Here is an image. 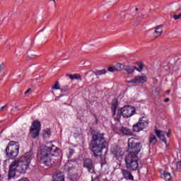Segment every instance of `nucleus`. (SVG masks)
Here are the masks:
<instances>
[{
  "mask_svg": "<svg viewBox=\"0 0 181 181\" xmlns=\"http://www.w3.org/2000/svg\"><path fill=\"white\" fill-rule=\"evenodd\" d=\"M51 1H53L54 2H56V0H51Z\"/></svg>",
  "mask_w": 181,
  "mask_h": 181,
  "instance_id": "49530a36",
  "label": "nucleus"
},
{
  "mask_svg": "<svg viewBox=\"0 0 181 181\" xmlns=\"http://www.w3.org/2000/svg\"><path fill=\"white\" fill-rule=\"evenodd\" d=\"M176 166H177V169L178 170H180V169H181V161L177 162Z\"/></svg>",
  "mask_w": 181,
  "mask_h": 181,
  "instance_id": "f704fd0d",
  "label": "nucleus"
},
{
  "mask_svg": "<svg viewBox=\"0 0 181 181\" xmlns=\"http://www.w3.org/2000/svg\"><path fill=\"white\" fill-rule=\"evenodd\" d=\"M117 108H118V100H117V99H115L112 105V112L113 116L115 115V114L117 113Z\"/></svg>",
  "mask_w": 181,
  "mask_h": 181,
  "instance_id": "f3484780",
  "label": "nucleus"
},
{
  "mask_svg": "<svg viewBox=\"0 0 181 181\" xmlns=\"http://www.w3.org/2000/svg\"><path fill=\"white\" fill-rule=\"evenodd\" d=\"M71 169H73V168L70 167V168H69L68 170H71Z\"/></svg>",
  "mask_w": 181,
  "mask_h": 181,
  "instance_id": "37998d69",
  "label": "nucleus"
},
{
  "mask_svg": "<svg viewBox=\"0 0 181 181\" xmlns=\"http://www.w3.org/2000/svg\"><path fill=\"white\" fill-rule=\"evenodd\" d=\"M112 153H113V155H115L116 158H119V156H122V155H124L122 149L118 147H117L115 150H112Z\"/></svg>",
  "mask_w": 181,
  "mask_h": 181,
  "instance_id": "2eb2a0df",
  "label": "nucleus"
},
{
  "mask_svg": "<svg viewBox=\"0 0 181 181\" xmlns=\"http://www.w3.org/2000/svg\"><path fill=\"white\" fill-rule=\"evenodd\" d=\"M135 69H136V66H134V68H131V66H127L124 69L125 71L128 73L129 74H132L134 71H135Z\"/></svg>",
  "mask_w": 181,
  "mask_h": 181,
  "instance_id": "b1692460",
  "label": "nucleus"
},
{
  "mask_svg": "<svg viewBox=\"0 0 181 181\" xmlns=\"http://www.w3.org/2000/svg\"><path fill=\"white\" fill-rule=\"evenodd\" d=\"M163 32V25H160L156 27V30H155L154 33H156L157 35H158V36H160L162 35Z\"/></svg>",
  "mask_w": 181,
  "mask_h": 181,
  "instance_id": "aec40b11",
  "label": "nucleus"
},
{
  "mask_svg": "<svg viewBox=\"0 0 181 181\" xmlns=\"http://www.w3.org/2000/svg\"><path fill=\"white\" fill-rule=\"evenodd\" d=\"M139 122L140 124H141L143 128H145V127H146V125L148 124V119H146V117H142L141 119L139 121Z\"/></svg>",
  "mask_w": 181,
  "mask_h": 181,
  "instance_id": "4be33fe9",
  "label": "nucleus"
},
{
  "mask_svg": "<svg viewBox=\"0 0 181 181\" xmlns=\"http://www.w3.org/2000/svg\"><path fill=\"white\" fill-rule=\"evenodd\" d=\"M8 107V104H6V105H5L4 106H3V107H1V108H0V112H1V111H2L5 107Z\"/></svg>",
  "mask_w": 181,
  "mask_h": 181,
  "instance_id": "58836bf2",
  "label": "nucleus"
},
{
  "mask_svg": "<svg viewBox=\"0 0 181 181\" xmlns=\"http://www.w3.org/2000/svg\"><path fill=\"white\" fill-rule=\"evenodd\" d=\"M41 124L40 122L35 120L33 122L30 128V135L33 139H36L40 134Z\"/></svg>",
  "mask_w": 181,
  "mask_h": 181,
  "instance_id": "6e6552de",
  "label": "nucleus"
},
{
  "mask_svg": "<svg viewBox=\"0 0 181 181\" xmlns=\"http://www.w3.org/2000/svg\"><path fill=\"white\" fill-rule=\"evenodd\" d=\"M66 77H69L71 80H81V75L80 74H66Z\"/></svg>",
  "mask_w": 181,
  "mask_h": 181,
  "instance_id": "dca6fc26",
  "label": "nucleus"
},
{
  "mask_svg": "<svg viewBox=\"0 0 181 181\" xmlns=\"http://www.w3.org/2000/svg\"><path fill=\"white\" fill-rule=\"evenodd\" d=\"M59 153H62L60 148L56 147L52 144H49L40 147V149L37 153V158L40 163L45 165V166H50L52 162V157L57 156Z\"/></svg>",
  "mask_w": 181,
  "mask_h": 181,
  "instance_id": "f03ea898",
  "label": "nucleus"
},
{
  "mask_svg": "<svg viewBox=\"0 0 181 181\" xmlns=\"http://www.w3.org/2000/svg\"><path fill=\"white\" fill-rule=\"evenodd\" d=\"M173 18H174L175 21H177V19H180V18H181V13L179 14V15H174V16H173Z\"/></svg>",
  "mask_w": 181,
  "mask_h": 181,
  "instance_id": "72a5a7b5",
  "label": "nucleus"
},
{
  "mask_svg": "<svg viewBox=\"0 0 181 181\" xmlns=\"http://www.w3.org/2000/svg\"><path fill=\"white\" fill-rule=\"evenodd\" d=\"M4 67H5V64L4 63L0 64V73L4 70Z\"/></svg>",
  "mask_w": 181,
  "mask_h": 181,
  "instance_id": "c9c22d12",
  "label": "nucleus"
},
{
  "mask_svg": "<svg viewBox=\"0 0 181 181\" xmlns=\"http://www.w3.org/2000/svg\"><path fill=\"white\" fill-rule=\"evenodd\" d=\"M18 77H21V75H19Z\"/></svg>",
  "mask_w": 181,
  "mask_h": 181,
  "instance_id": "09e8293b",
  "label": "nucleus"
},
{
  "mask_svg": "<svg viewBox=\"0 0 181 181\" xmlns=\"http://www.w3.org/2000/svg\"><path fill=\"white\" fill-rule=\"evenodd\" d=\"M127 169L136 170L138 169V158L135 156L128 155L125 158Z\"/></svg>",
  "mask_w": 181,
  "mask_h": 181,
  "instance_id": "0eeeda50",
  "label": "nucleus"
},
{
  "mask_svg": "<svg viewBox=\"0 0 181 181\" xmlns=\"http://www.w3.org/2000/svg\"><path fill=\"white\" fill-rule=\"evenodd\" d=\"M122 173L126 180H134V176H132V174L129 170H122Z\"/></svg>",
  "mask_w": 181,
  "mask_h": 181,
  "instance_id": "ddd939ff",
  "label": "nucleus"
},
{
  "mask_svg": "<svg viewBox=\"0 0 181 181\" xmlns=\"http://www.w3.org/2000/svg\"><path fill=\"white\" fill-rule=\"evenodd\" d=\"M95 76H103V74H106L107 71L105 69H102V70H96L94 71Z\"/></svg>",
  "mask_w": 181,
  "mask_h": 181,
  "instance_id": "5701e85b",
  "label": "nucleus"
},
{
  "mask_svg": "<svg viewBox=\"0 0 181 181\" xmlns=\"http://www.w3.org/2000/svg\"><path fill=\"white\" fill-rule=\"evenodd\" d=\"M91 181H100V178L98 177H96L95 178H92Z\"/></svg>",
  "mask_w": 181,
  "mask_h": 181,
  "instance_id": "4c0bfd02",
  "label": "nucleus"
},
{
  "mask_svg": "<svg viewBox=\"0 0 181 181\" xmlns=\"http://www.w3.org/2000/svg\"><path fill=\"white\" fill-rule=\"evenodd\" d=\"M53 181H64V176L60 171H57L56 175L53 176Z\"/></svg>",
  "mask_w": 181,
  "mask_h": 181,
  "instance_id": "4468645a",
  "label": "nucleus"
},
{
  "mask_svg": "<svg viewBox=\"0 0 181 181\" xmlns=\"http://www.w3.org/2000/svg\"><path fill=\"white\" fill-rule=\"evenodd\" d=\"M138 71H141V70H144V64H140L139 66V69L136 68V69Z\"/></svg>",
  "mask_w": 181,
  "mask_h": 181,
  "instance_id": "2f4dec72",
  "label": "nucleus"
},
{
  "mask_svg": "<svg viewBox=\"0 0 181 181\" xmlns=\"http://www.w3.org/2000/svg\"><path fill=\"white\" fill-rule=\"evenodd\" d=\"M59 90H61V93H66V91H67V90H69V86L66 85L65 86H63Z\"/></svg>",
  "mask_w": 181,
  "mask_h": 181,
  "instance_id": "c85d7f7f",
  "label": "nucleus"
},
{
  "mask_svg": "<svg viewBox=\"0 0 181 181\" xmlns=\"http://www.w3.org/2000/svg\"><path fill=\"white\" fill-rule=\"evenodd\" d=\"M155 39H158V36H156V37H155Z\"/></svg>",
  "mask_w": 181,
  "mask_h": 181,
  "instance_id": "a18cd8bd",
  "label": "nucleus"
},
{
  "mask_svg": "<svg viewBox=\"0 0 181 181\" xmlns=\"http://www.w3.org/2000/svg\"><path fill=\"white\" fill-rule=\"evenodd\" d=\"M75 136H78V134H76V133H74Z\"/></svg>",
  "mask_w": 181,
  "mask_h": 181,
  "instance_id": "c03bdc74",
  "label": "nucleus"
},
{
  "mask_svg": "<svg viewBox=\"0 0 181 181\" xmlns=\"http://www.w3.org/2000/svg\"><path fill=\"white\" fill-rule=\"evenodd\" d=\"M105 134L95 132L91 141V151L95 158H101L103 150L107 148V141L104 137Z\"/></svg>",
  "mask_w": 181,
  "mask_h": 181,
  "instance_id": "7ed1b4c3",
  "label": "nucleus"
},
{
  "mask_svg": "<svg viewBox=\"0 0 181 181\" xmlns=\"http://www.w3.org/2000/svg\"><path fill=\"white\" fill-rule=\"evenodd\" d=\"M6 156L11 159H14L19 154V146L16 145V142L10 141L6 148Z\"/></svg>",
  "mask_w": 181,
  "mask_h": 181,
  "instance_id": "423d86ee",
  "label": "nucleus"
},
{
  "mask_svg": "<svg viewBox=\"0 0 181 181\" xmlns=\"http://www.w3.org/2000/svg\"><path fill=\"white\" fill-rule=\"evenodd\" d=\"M149 144H151V145H155V144H156V142H158V140L156 139V136L151 134L149 137Z\"/></svg>",
  "mask_w": 181,
  "mask_h": 181,
  "instance_id": "412c9836",
  "label": "nucleus"
},
{
  "mask_svg": "<svg viewBox=\"0 0 181 181\" xmlns=\"http://www.w3.org/2000/svg\"><path fill=\"white\" fill-rule=\"evenodd\" d=\"M115 70H116V71H122V70H124V65L122 64H117L115 66Z\"/></svg>",
  "mask_w": 181,
  "mask_h": 181,
  "instance_id": "a878e982",
  "label": "nucleus"
},
{
  "mask_svg": "<svg viewBox=\"0 0 181 181\" xmlns=\"http://www.w3.org/2000/svg\"><path fill=\"white\" fill-rule=\"evenodd\" d=\"M33 158H35V154L33 151H30L24 156L14 160L9 165L8 179L15 177L16 176V172H18V173H25L29 169V165Z\"/></svg>",
  "mask_w": 181,
  "mask_h": 181,
  "instance_id": "f257e3e1",
  "label": "nucleus"
},
{
  "mask_svg": "<svg viewBox=\"0 0 181 181\" xmlns=\"http://www.w3.org/2000/svg\"><path fill=\"white\" fill-rule=\"evenodd\" d=\"M136 11H138V8H136Z\"/></svg>",
  "mask_w": 181,
  "mask_h": 181,
  "instance_id": "de8ad7c7",
  "label": "nucleus"
},
{
  "mask_svg": "<svg viewBox=\"0 0 181 181\" xmlns=\"http://www.w3.org/2000/svg\"><path fill=\"white\" fill-rule=\"evenodd\" d=\"M161 176L162 177H163V179H165V181H170V179L172 177L170 176V173L166 171H163V173H161Z\"/></svg>",
  "mask_w": 181,
  "mask_h": 181,
  "instance_id": "6ab92c4d",
  "label": "nucleus"
},
{
  "mask_svg": "<svg viewBox=\"0 0 181 181\" xmlns=\"http://www.w3.org/2000/svg\"><path fill=\"white\" fill-rule=\"evenodd\" d=\"M27 56H28V57L31 59V57H33L34 56H35V52H33V51H28L27 52Z\"/></svg>",
  "mask_w": 181,
  "mask_h": 181,
  "instance_id": "cd10ccee",
  "label": "nucleus"
},
{
  "mask_svg": "<svg viewBox=\"0 0 181 181\" xmlns=\"http://www.w3.org/2000/svg\"><path fill=\"white\" fill-rule=\"evenodd\" d=\"M142 149V144L138 142V139L135 138H130L128 140V151L129 155L132 156H137Z\"/></svg>",
  "mask_w": 181,
  "mask_h": 181,
  "instance_id": "20e7f679",
  "label": "nucleus"
},
{
  "mask_svg": "<svg viewBox=\"0 0 181 181\" xmlns=\"http://www.w3.org/2000/svg\"><path fill=\"white\" fill-rule=\"evenodd\" d=\"M156 134L162 141L164 142L165 144H167L166 142V139L165 138V135H166V133L163 131L161 130H156Z\"/></svg>",
  "mask_w": 181,
  "mask_h": 181,
  "instance_id": "f8f14e48",
  "label": "nucleus"
},
{
  "mask_svg": "<svg viewBox=\"0 0 181 181\" xmlns=\"http://www.w3.org/2000/svg\"><path fill=\"white\" fill-rule=\"evenodd\" d=\"M170 132H172L171 131H170V130H168V133H167V136H170Z\"/></svg>",
  "mask_w": 181,
  "mask_h": 181,
  "instance_id": "a19ab883",
  "label": "nucleus"
},
{
  "mask_svg": "<svg viewBox=\"0 0 181 181\" xmlns=\"http://www.w3.org/2000/svg\"><path fill=\"white\" fill-rule=\"evenodd\" d=\"M95 76V73H94V71L90 72L89 74L88 77V81H89V83H91V82L94 81V76Z\"/></svg>",
  "mask_w": 181,
  "mask_h": 181,
  "instance_id": "393cba45",
  "label": "nucleus"
},
{
  "mask_svg": "<svg viewBox=\"0 0 181 181\" xmlns=\"http://www.w3.org/2000/svg\"><path fill=\"white\" fill-rule=\"evenodd\" d=\"M83 168L85 169H87L90 173H94V170L95 169V165L94 164V162H93V160L90 158H86L83 160Z\"/></svg>",
  "mask_w": 181,
  "mask_h": 181,
  "instance_id": "1a4fd4ad",
  "label": "nucleus"
},
{
  "mask_svg": "<svg viewBox=\"0 0 181 181\" xmlns=\"http://www.w3.org/2000/svg\"><path fill=\"white\" fill-rule=\"evenodd\" d=\"M29 91H30V88L28 89V90L25 92V94H28V93H29Z\"/></svg>",
  "mask_w": 181,
  "mask_h": 181,
  "instance_id": "79ce46f5",
  "label": "nucleus"
},
{
  "mask_svg": "<svg viewBox=\"0 0 181 181\" xmlns=\"http://www.w3.org/2000/svg\"><path fill=\"white\" fill-rule=\"evenodd\" d=\"M107 71H110L111 73H114V71H117L115 69V66L112 67V66H110L107 69Z\"/></svg>",
  "mask_w": 181,
  "mask_h": 181,
  "instance_id": "c756f323",
  "label": "nucleus"
},
{
  "mask_svg": "<svg viewBox=\"0 0 181 181\" xmlns=\"http://www.w3.org/2000/svg\"><path fill=\"white\" fill-rule=\"evenodd\" d=\"M169 101H170V99L169 98H167L164 100L165 103H169Z\"/></svg>",
  "mask_w": 181,
  "mask_h": 181,
  "instance_id": "ea45409f",
  "label": "nucleus"
},
{
  "mask_svg": "<svg viewBox=\"0 0 181 181\" xmlns=\"http://www.w3.org/2000/svg\"><path fill=\"white\" fill-rule=\"evenodd\" d=\"M144 129V128L139 122L133 126L134 132H139L140 131H142V129Z\"/></svg>",
  "mask_w": 181,
  "mask_h": 181,
  "instance_id": "a211bd4d",
  "label": "nucleus"
},
{
  "mask_svg": "<svg viewBox=\"0 0 181 181\" xmlns=\"http://www.w3.org/2000/svg\"><path fill=\"white\" fill-rule=\"evenodd\" d=\"M45 134H46L47 135H50V129H47L45 130Z\"/></svg>",
  "mask_w": 181,
  "mask_h": 181,
  "instance_id": "e433bc0d",
  "label": "nucleus"
},
{
  "mask_svg": "<svg viewBox=\"0 0 181 181\" xmlns=\"http://www.w3.org/2000/svg\"><path fill=\"white\" fill-rule=\"evenodd\" d=\"M136 111V110L135 107L132 106H124L120 110L117 111V117L115 118V119L119 121L121 115H122L124 118H129L130 117H132L134 114H135Z\"/></svg>",
  "mask_w": 181,
  "mask_h": 181,
  "instance_id": "39448f33",
  "label": "nucleus"
},
{
  "mask_svg": "<svg viewBox=\"0 0 181 181\" xmlns=\"http://www.w3.org/2000/svg\"><path fill=\"white\" fill-rule=\"evenodd\" d=\"M114 131L115 132H116V134H119V135H121V134H123V135H132V132L131 131V129L124 127L116 128L114 129Z\"/></svg>",
  "mask_w": 181,
  "mask_h": 181,
  "instance_id": "9b49d317",
  "label": "nucleus"
},
{
  "mask_svg": "<svg viewBox=\"0 0 181 181\" xmlns=\"http://www.w3.org/2000/svg\"><path fill=\"white\" fill-rule=\"evenodd\" d=\"M161 91H162V89L160 88V87H157L155 89L156 94H159V93H160Z\"/></svg>",
  "mask_w": 181,
  "mask_h": 181,
  "instance_id": "7c9ffc66",
  "label": "nucleus"
},
{
  "mask_svg": "<svg viewBox=\"0 0 181 181\" xmlns=\"http://www.w3.org/2000/svg\"><path fill=\"white\" fill-rule=\"evenodd\" d=\"M69 158H71V156H73V153H74V150L70 148V149L69 150Z\"/></svg>",
  "mask_w": 181,
  "mask_h": 181,
  "instance_id": "473e14b6",
  "label": "nucleus"
},
{
  "mask_svg": "<svg viewBox=\"0 0 181 181\" xmlns=\"http://www.w3.org/2000/svg\"><path fill=\"white\" fill-rule=\"evenodd\" d=\"M147 81L148 78H146V76H137L130 81H127V84H144V83H146Z\"/></svg>",
  "mask_w": 181,
  "mask_h": 181,
  "instance_id": "9d476101",
  "label": "nucleus"
},
{
  "mask_svg": "<svg viewBox=\"0 0 181 181\" xmlns=\"http://www.w3.org/2000/svg\"><path fill=\"white\" fill-rule=\"evenodd\" d=\"M51 88L52 90H60V85L59 84V81H56L55 84L53 85Z\"/></svg>",
  "mask_w": 181,
  "mask_h": 181,
  "instance_id": "bb28decb",
  "label": "nucleus"
}]
</instances>
